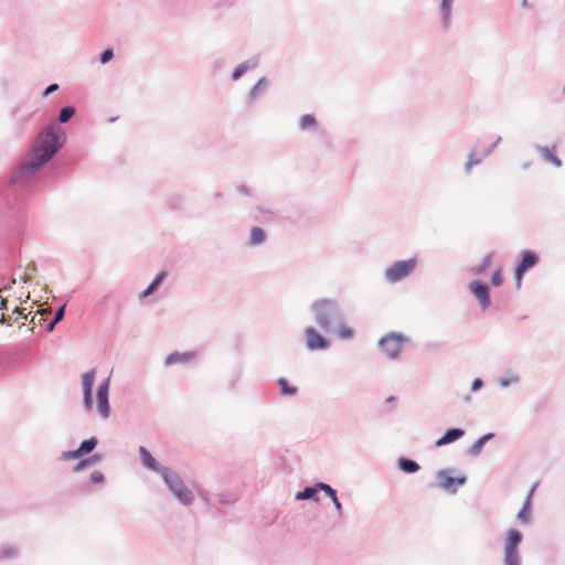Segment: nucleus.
Here are the masks:
<instances>
[{"mask_svg":"<svg viewBox=\"0 0 565 565\" xmlns=\"http://www.w3.org/2000/svg\"><path fill=\"white\" fill-rule=\"evenodd\" d=\"M65 141V129L56 122H50L40 131L30 154L44 167L64 147Z\"/></svg>","mask_w":565,"mask_h":565,"instance_id":"obj_1","label":"nucleus"},{"mask_svg":"<svg viewBox=\"0 0 565 565\" xmlns=\"http://www.w3.org/2000/svg\"><path fill=\"white\" fill-rule=\"evenodd\" d=\"M310 309L317 326L324 332L333 331L345 317L340 303L332 298L318 299L311 303Z\"/></svg>","mask_w":565,"mask_h":565,"instance_id":"obj_2","label":"nucleus"},{"mask_svg":"<svg viewBox=\"0 0 565 565\" xmlns=\"http://www.w3.org/2000/svg\"><path fill=\"white\" fill-rule=\"evenodd\" d=\"M170 493L183 505H191L194 501L193 492L188 489L178 472L167 467L160 473Z\"/></svg>","mask_w":565,"mask_h":565,"instance_id":"obj_3","label":"nucleus"},{"mask_svg":"<svg viewBox=\"0 0 565 565\" xmlns=\"http://www.w3.org/2000/svg\"><path fill=\"white\" fill-rule=\"evenodd\" d=\"M43 166L38 160L31 157L30 160L22 161L10 174L9 185L17 189H24L29 186L38 174V171Z\"/></svg>","mask_w":565,"mask_h":565,"instance_id":"obj_4","label":"nucleus"},{"mask_svg":"<svg viewBox=\"0 0 565 565\" xmlns=\"http://www.w3.org/2000/svg\"><path fill=\"white\" fill-rule=\"evenodd\" d=\"M523 541V534L516 529H510L503 545V565H521L519 545Z\"/></svg>","mask_w":565,"mask_h":565,"instance_id":"obj_5","label":"nucleus"},{"mask_svg":"<svg viewBox=\"0 0 565 565\" xmlns=\"http://www.w3.org/2000/svg\"><path fill=\"white\" fill-rule=\"evenodd\" d=\"M408 341L409 339L399 332H390L379 340L377 345L387 359L396 360L401 355L403 345Z\"/></svg>","mask_w":565,"mask_h":565,"instance_id":"obj_6","label":"nucleus"},{"mask_svg":"<svg viewBox=\"0 0 565 565\" xmlns=\"http://www.w3.org/2000/svg\"><path fill=\"white\" fill-rule=\"evenodd\" d=\"M416 264L417 262L415 258L395 262L385 270L386 280L390 282H397L404 279L414 271Z\"/></svg>","mask_w":565,"mask_h":565,"instance_id":"obj_7","label":"nucleus"},{"mask_svg":"<svg viewBox=\"0 0 565 565\" xmlns=\"http://www.w3.org/2000/svg\"><path fill=\"white\" fill-rule=\"evenodd\" d=\"M109 385L110 379L107 377L99 383L96 393L97 412L102 419H107L110 416L111 409L109 405Z\"/></svg>","mask_w":565,"mask_h":565,"instance_id":"obj_8","label":"nucleus"},{"mask_svg":"<svg viewBox=\"0 0 565 565\" xmlns=\"http://www.w3.org/2000/svg\"><path fill=\"white\" fill-rule=\"evenodd\" d=\"M95 369H92L82 375L83 407L85 412H90L94 407L93 386L95 383Z\"/></svg>","mask_w":565,"mask_h":565,"instance_id":"obj_9","label":"nucleus"},{"mask_svg":"<svg viewBox=\"0 0 565 565\" xmlns=\"http://www.w3.org/2000/svg\"><path fill=\"white\" fill-rule=\"evenodd\" d=\"M450 470L443 469L437 472V478L440 481V487L450 494H456L458 487H462L467 482L466 476L451 477Z\"/></svg>","mask_w":565,"mask_h":565,"instance_id":"obj_10","label":"nucleus"},{"mask_svg":"<svg viewBox=\"0 0 565 565\" xmlns=\"http://www.w3.org/2000/svg\"><path fill=\"white\" fill-rule=\"evenodd\" d=\"M306 348L309 351H322L330 348V341L320 334L313 327H308L305 330Z\"/></svg>","mask_w":565,"mask_h":565,"instance_id":"obj_11","label":"nucleus"},{"mask_svg":"<svg viewBox=\"0 0 565 565\" xmlns=\"http://www.w3.org/2000/svg\"><path fill=\"white\" fill-rule=\"evenodd\" d=\"M469 289L472 292V295L478 299L483 310L489 308L491 303L490 290L486 282L481 280H475L469 285Z\"/></svg>","mask_w":565,"mask_h":565,"instance_id":"obj_12","label":"nucleus"},{"mask_svg":"<svg viewBox=\"0 0 565 565\" xmlns=\"http://www.w3.org/2000/svg\"><path fill=\"white\" fill-rule=\"evenodd\" d=\"M539 486V482H535L531 489L529 490L525 500L523 502V505L521 510L516 514V520L524 525L531 524L532 521V513H531V505H532V499L534 495V492Z\"/></svg>","mask_w":565,"mask_h":565,"instance_id":"obj_13","label":"nucleus"},{"mask_svg":"<svg viewBox=\"0 0 565 565\" xmlns=\"http://www.w3.org/2000/svg\"><path fill=\"white\" fill-rule=\"evenodd\" d=\"M539 260L540 257L535 252L525 249L521 253V258L514 269L519 270V275H525L526 271L537 265Z\"/></svg>","mask_w":565,"mask_h":565,"instance_id":"obj_14","label":"nucleus"},{"mask_svg":"<svg viewBox=\"0 0 565 565\" xmlns=\"http://www.w3.org/2000/svg\"><path fill=\"white\" fill-rule=\"evenodd\" d=\"M139 454L141 462L147 469L161 473L162 469L167 468L164 466H161L146 447L140 446Z\"/></svg>","mask_w":565,"mask_h":565,"instance_id":"obj_15","label":"nucleus"},{"mask_svg":"<svg viewBox=\"0 0 565 565\" xmlns=\"http://www.w3.org/2000/svg\"><path fill=\"white\" fill-rule=\"evenodd\" d=\"M534 148L541 154L544 161L552 163L556 168L562 167V160L555 154L556 146L547 147L535 145Z\"/></svg>","mask_w":565,"mask_h":565,"instance_id":"obj_16","label":"nucleus"},{"mask_svg":"<svg viewBox=\"0 0 565 565\" xmlns=\"http://www.w3.org/2000/svg\"><path fill=\"white\" fill-rule=\"evenodd\" d=\"M465 436V430L462 428H449L447 429L444 435L438 438L435 443L436 447H443L449 444H452L457 440H459L461 437Z\"/></svg>","mask_w":565,"mask_h":565,"instance_id":"obj_17","label":"nucleus"},{"mask_svg":"<svg viewBox=\"0 0 565 565\" xmlns=\"http://www.w3.org/2000/svg\"><path fill=\"white\" fill-rule=\"evenodd\" d=\"M317 487H318V489H321V491H323L328 498L331 499L338 516L341 518L343 514V507L338 498L337 490L333 489L330 484L322 482V481L317 482Z\"/></svg>","mask_w":565,"mask_h":565,"instance_id":"obj_18","label":"nucleus"},{"mask_svg":"<svg viewBox=\"0 0 565 565\" xmlns=\"http://www.w3.org/2000/svg\"><path fill=\"white\" fill-rule=\"evenodd\" d=\"M266 241H267L266 232L259 226H254L250 228L249 238L246 242V246L247 247L260 246Z\"/></svg>","mask_w":565,"mask_h":565,"instance_id":"obj_19","label":"nucleus"},{"mask_svg":"<svg viewBox=\"0 0 565 565\" xmlns=\"http://www.w3.org/2000/svg\"><path fill=\"white\" fill-rule=\"evenodd\" d=\"M257 65L258 60L256 57L248 58L247 61L238 64L232 73V81L239 79L246 72L254 70Z\"/></svg>","mask_w":565,"mask_h":565,"instance_id":"obj_20","label":"nucleus"},{"mask_svg":"<svg viewBox=\"0 0 565 565\" xmlns=\"http://www.w3.org/2000/svg\"><path fill=\"white\" fill-rule=\"evenodd\" d=\"M454 0H441L440 1V23L444 29H448L451 23Z\"/></svg>","mask_w":565,"mask_h":565,"instance_id":"obj_21","label":"nucleus"},{"mask_svg":"<svg viewBox=\"0 0 565 565\" xmlns=\"http://www.w3.org/2000/svg\"><path fill=\"white\" fill-rule=\"evenodd\" d=\"M193 356H194L193 352H184V353L173 352V353H170V354H168L166 356L164 365L166 366H171V365L179 364V363H186Z\"/></svg>","mask_w":565,"mask_h":565,"instance_id":"obj_22","label":"nucleus"},{"mask_svg":"<svg viewBox=\"0 0 565 565\" xmlns=\"http://www.w3.org/2000/svg\"><path fill=\"white\" fill-rule=\"evenodd\" d=\"M397 468L404 473L412 475L419 471L420 466L414 459L401 457L397 459Z\"/></svg>","mask_w":565,"mask_h":565,"instance_id":"obj_23","label":"nucleus"},{"mask_svg":"<svg viewBox=\"0 0 565 565\" xmlns=\"http://www.w3.org/2000/svg\"><path fill=\"white\" fill-rule=\"evenodd\" d=\"M268 86H269V81L267 79V77H265V76L260 77L256 82V84L250 88V90L248 93V100L253 102L256 98H258L262 94H264L268 89Z\"/></svg>","mask_w":565,"mask_h":565,"instance_id":"obj_24","label":"nucleus"},{"mask_svg":"<svg viewBox=\"0 0 565 565\" xmlns=\"http://www.w3.org/2000/svg\"><path fill=\"white\" fill-rule=\"evenodd\" d=\"M167 277V273L161 270L159 271L152 281L148 285V287L139 295V298H146L154 292V290L163 282Z\"/></svg>","mask_w":565,"mask_h":565,"instance_id":"obj_25","label":"nucleus"},{"mask_svg":"<svg viewBox=\"0 0 565 565\" xmlns=\"http://www.w3.org/2000/svg\"><path fill=\"white\" fill-rule=\"evenodd\" d=\"M319 491H321V489H318L317 482H316L313 486L305 487L301 491H298L296 493L295 499L298 500V501L310 500V499H313L315 501H318L316 495H317V493Z\"/></svg>","mask_w":565,"mask_h":565,"instance_id":"obj_26","label":"nucleus"},{"mask_svg":"<svg viewBox=\"0 0 565 565\" xmlns=\"http://www.w3.org/2000/svg\"><path fill=\"white\" fill-rule=\"evenodd\" d=\"M103 459V456L100 454H94L85 459H82L79 460L74 467H73V471L74 472H79L82 470H84L85 468L89 467V466H93V465H96L98 463L99 461H102Z\"/></svg>","mask_w":565,"mask_h":565,"instance_id":"obj_27","label":"nucleus"},{"mask_svg":"<svg viewBox=\"0 0 565 565\" xmlns=\"http://www.w3.org/2000/svg\"><path fill=\"white\" fill-rule=\"evenodd\" d=\"M277 384L279 385V393L282 396H295L299 392L298 387L290 385L285 377L277 379Z\"/></svg>","mask_w":565,"mask_h":565,"instance_id":"obj_28","label":"nucleus"},{"mask_svg":"<svg viewBox=\"0 0 565 565\" xmlns=\"http://www.w3.org/2000/svg\"><path fill=\"white\" fill-rule=\"evenodd\" d=\"M75 113H76V109L74 106H64L61 108L58 116H57V121H55V122L60 126H61V124H66L75 115Z\"/></svg>","mask_w":565,"mask_h":565,"instance_id":"obj_29","label":"nucleus"},{"mask_svg":"<svg viewBox=\"0 0 565 565\" xmlns=\"http://www.w3.org/2000/svg\"><path fill=\"white\" fill-rule=\"evenodd\" d=\"M97 445H98V439H97V437L93 436V437H89L88 439L83 440L79 444L78 449H79L82 456H84V455L90 454L96 448Z\"/></svg>","mask_w":565,"mask_h":565,"instance_id":"obj_30","label":"nucleus"},{"mask_svg":"<svg viewBox=\"0 0 565 565\" xmlns=\"http://www.w3.org/2000/svg\"><path fill=\"white\" fill-rule=\"evenodd\" d=\"M238 500L237 495L232 492H221L216 494V502L220 505H230Z\"/></svg>","mask_w":565,"mask_h":565,"instance_id":"obj_31","label":"nucleus"},{"mask_svg":"<svg viewBox=\"0 0 565 565\" xmlns=\"http://www.w3.org/2000/svg\"><path fill=\"white\" fill-rule=\"evenodd\" d=\"M317 120L315 115L312 114H306L300 117L299 119V128L302 130L316 128Z\"/></svg>","mask_w":565,"mask_h":565,"instance_id":"obj_32","label":"nucleus"},{"mask_svg":"<svg viewBox=\"0 0 565 565\" xmlns=\"http://www.w3.org/2000/svg\"><path fill=\"white\" fill-rule=\"evenodd\" d=\"M337 330L339 338L341 339H351L354 335L353 329L345 326V319L338 323L334 328Z\"/></svg>","mask_w":565,"mask_h":565,"instance_id":"obj_33","label":"nucleus"},{"mask_svg":"<svg viewBox=\"0 0 565 565\" xmlns=\"http://www.w3.org/2000/svg\"><path fill=\"white\" fill-rule=\"evenodd\" d=\"M486 443L479 437L468 449L467 454L471 457H477L481 454Z\"/></svg>","mask_w":565,"mask_h":565,"instance_id":"obj_34","label":"nucleus"},{"mask_svg":"<svg viewBox=\"0 0 565 565\" xmlns=\"http://www.w3.org/2000/svg\"><path fill=\"white\" fill-rule=\"evenodd\" d=\"M17 555V550L7 544L0 547V561H4L11 557H14Z\"/></svg>","mask_w":565,"mask_h":565,"instance_id":"obj_35","label":"nucleus"},{"mask_svg":"<svg viewBox=\"0 0 565 565\" xmlns=\"http://www.w3.org/2000/svg\"><path fill=\"white\" fill-rule=\"evenodd\" d=\"M491 259H492V254H487L482 262L475 268V274L479 275V274H482L483 271H486L490 264H491Z\"/></svg>","mask_w":565,"mask_h":565,"instance_id":"obj_36","label":"nucleus"},{"mask_svg":"<svg viewBox=\"0 0 565 565\" xmlns=\"http://www.w3.org/2000/svg\"><path fill=\"white\" fill-rule=\"evenodd\" d=\"M520 382V376L516 374H513L511 376H503L499 379V385L501 387H509L512 384H516Z\"/></svg>","mask_w":565,"mask_h":565,"instance_id":"obj_37","label":"nucleus"},{"mask_svg":"<svg viewBox=\"0 0 565 565\" xmlns=\"http://www.w3.org/2000/svg\"><path fill=\"white\" fill-rule=\"evenodd\" d=\"M168 205L172 210H180L183 205V199L179 194H173L168 198Z\"/></svg>","mask_w":565,"mask_h":565,"instance_id":"obj_38","label":"nucleus"},{"mask_svg":"<svg viewBox=\"0 0 565 565\" xmlns=\"http://www.w3.org/2000/svg\"><path fill=\"white\" fill-rule=\"evenodd\" d=\"M83 457L79 449L76 448L74 450H66L61 454L62 460H73Z\"/></svg>","mask_w":565,"mask_h":565,"instance_id":"obj_39","label":"nucleus"},{"mask_svg":"<svg viewBox=\"0 0 565 565\" xmlns=\"http://www.w3.org/2000/svg\"><path fill=\"white\" fill-rule=\"evenodd\" d=\"M114 57V50L111 47H107L106 50H104L100 55H99V62L102 64H107L108 62H110Z\"/></svg>","mask_w":565,"mask_h":565,"instance_id":"obj_40","label":"nucleus"},{"mask_svg":"<svg viewBox=\"0 0 565 565\" xmlns=\"http://www.w3.org/2000/svg\"><path fill=\"white\" fill-rule=\"evenodd\" d=\"M89 481L94 484H102L105 481L104 473L99 470H95L89 476Z\"/></svg>","mask_w":565,"mask_h":565,"instance_id":"obj_41","label":"nucleus"},{"mask_svg":"<svg viewBox=\"0 0 565 565\" xmlns=\"http://www.w3.org/2000/svg\"><path fill=\"white\" fill-rule=\"evenodd\" d=\"M65 308H66V302H64L54 313V317H53V324H57L58 322H61L64 317H65Z\"/></svg>","mask_w":565,"mask_h":565,"instance_id":"obj_42","label":"nucleus"},{"mask_svg":"<svg viewBox=\"0 0 565 565\" xmlns=\"http://www.w3.org/2000/svg\"><path fill=\"white\" fill-rule=\"evenodd\" d=\"M503 282V277H502V273H501V269H495L491 276V284L493 286H501Z\"/></svg>","mask_w":565,"mask_h":565,"instance_id":"obj_43","label":"nucleus"},{"mask_svg":"<svg viewBox=\"0 0 565 565\" xmlns=\"http://www.w3.org/2000/svg\"><path fill=\"white\" fill-rule=\"evenodd\" d=\"M502 138L499 136L493 143L482 150V157H488L492 153L493 149L501 142Z\"/></svg>","mask_w":565,"mask_h":565,"instance_id":"obj_44","label":"nucleus"},{"mask_svg":"<svg viewBox=\"0 0 565 565\" xmlns=\"http://www.w3.org/2000/svg\"><path fill=\"white\" fill-rule=\"evenodd\" d=\"M60 88L58 84L52 83L49 86L45 87V89L42 92V97L45 98L49 95L53 94Z\"/></svg>","mask_w":565,"mask_h":565,"instance_id":"obj_45","label":"nucleus"},{"mask_svg":"<svg viewBox=\"0 0 565 565\" xmlns=\"http://www.w3.org/2000/svg\"><path fill=\"white\" fill-rule=\"evenodd\" d=\"M481 163V160H467L465 163V172L466 174H469L471 172L472 167L478 166Z\"/></svg>","mask_w":565,"mask_h":565,"instance_id":"obj_46","label":"nucleus"},{"mask_svg":"<svg viewBox=\"0 0 565 565\" xmlns=\"http://www.w3.org/2000/svg\"><path fill=\"white\" fill-rule=\"evenodd\" d=\"M484 157H482V151L480 152V156H478V151L476 149H471L468 159L467 160H483Z\"/></svg>","mask_w":565,"mask_h":565,"instance_id":"obj_47","label":"nucleus"},{"mask_svg":"<svg viewBox=\"0 0 565 565\" xmlns=\"http://www.w3.org/2000/svg\"><path fill=\"white\" fill-rule=\"evenodd\" d=\"M483 386V381L480 377L473 380L471 384V392H477Z\"/></svg>","mask_w":565,"mask_h":565,"instance_id":"obj_48","label":"nucleus"},{"mask_svg":"<svg viewBox=\"0 0 565 565\" xmlns=\"http://www.w3.org/2000/svg\"><path fill=\"white\" fill-rule=\"evenodd\" d=\"M523 276L524 275H519V270L514 269V280H515V287L518 289L521 287Z\"/></svg>","mask_w":565,"mask_h":565,"instance_id":"obj_49","label":"nucleus"},{"mask_svg":"<svg viewBox=\"0 0 565 565\" xmlns=\"http://www.w3.org/2000/svg\"><path fill=\"white\" fill-rule=\"evenodd\" d=\"M236 190H237V192H239L243 195H249L250 194L248 188L245 184H238L236 186Z\"/></svg>","mask_w":565,"mask_h":565,"instance_id":"obj_50","label":"nucleus"},{"mask_svg":"<svg viewBox=\"0 0 565 565\" xmlns=\"http://www.w3.org/2000/svg\"><path fill=\"white\" fill-rule=\"evenodd\" d=\"M495 437L494 433H488L481 436V439L487 444L489 440L493 439Z\"/></svg>","mask_w":565,"mask_h":565,"instance_id":"obj_51","label":"nucleus"},{"mask_svg":"<svg viewBox=\"0 0 565 565\" xmlns=\"http://www.w3.org/2000/svg\"><path fill=\"white\" fill-rule=\"evenodd\" d=\"M56 324H53V319L46 324V331L52 332Z\"/></svg>","mask_w":565,"mask_h":565,"instance_id":"obj_52","label":"nucleus"},{"mask_svg":"<svg viewBox=\"0 0 565 565\" xmlns=\"http://www.w3.org/2000/svg\"><path fill=\"white\" fill-rule=\"evenodd\" d=\"M521 6H522L524 9H529V8H530V4H529L527 0H522V1H521Z\"/></svg>","mask_w":565,"mask_h":565,"instance_id":"obj_53","label":"nucleus"},{"mask_svg":"<svg viewBox=\"0 0 565 565\" xmlns=\"http://www.w3.org/2000/svg\"><path fill=\"white\" fill-rule=\"evenodd\" d=\"M4 306H6V300L4 299H1V302H0V309H4Z\"/></svg>","mask_w":565,"mask_h":565,"instance_id":"obj_54","label":"nucleus"},{"mask_svg":"<svg viewBox=\"0 0 565 565\" xmlns=\"http://www.w3.org/2000/svg\"><path fill=\"white\" fill-rule=\"evenodd\" d=\"M237 382H238V377L236 380L232 381L231 388H234Z\"/></svg>","mask_w":565,"mask_h":565,"instance_id":"obj_55","label":"nucleus"},{"mask_svg":"<svg viewBox=\"0 0 565 565\" xmlns=\"http://www.w3.org/2000/svg\"><path fill=\"white\" fill-rule=\"evenodd\" d=\"M201 497H202V500H203L204 502H206V503H209V502H210V501H209V498H207L205 494H202Z\"/></svg>","mask_w":565,"mask_h":565,"instance_id":"obj_56","label":"nucleus"},{"mask_svg":"<svg viewBox=\"0 0 565 565\" xmlns=\"http://www.w3.org/2000/svg\"><path fill=\"white\" fill-rule=\"evenodd\" d=\"M530 166H531L530 162H525V163H523V169H527Z\"/></svg>","mask_w":565,"mask_h":565,"instance_id":"obj_57","label":"nucleus"},{"mask_svg":"<svg viewBox=\"0 0 565 565\" xmlns=\"http://www.w3.org/2000/svg\"><path fill=\"white\" fill-rule=\"evenodd\" d=\"M2 363H3V361H2V358L0 356V367L2 366Z\"/></svg>","mask_w":565,"mask_h":565,"instance_id":"obj_58","label":"nucleus"},{"mask_svg":"<svg viewBox=\"0 0 565 565\" xmlns=\"http://www.w3.org/2000/svg\"><path fill=\"white\" fill-rule=\"evenodd\" d=\"M470 399V396H466L465 401L468 402Z\"/></svg>","mask_w":565,"mask_h":565,"instance_id":"obj_59","label":"nucleus"},{"mask_svg":"<svg viewBox=\"0 0 565 565\" xmlns=\"http://www.w3.org/2000/svg\"><path fill=\"white\" fill-rule=\"evenodd\" d=\"M393 398H394L393 396H390V397L387 398V401H388V402H392V399H393Z\"/></svg>","mask_w":565,"mask_h":565,"instance_id":"obj_60","label":"nucleus"}]
</instances>
